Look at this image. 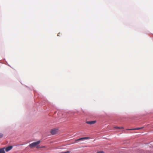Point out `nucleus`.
<instances>
[{"label": "nucleus", "mask_w": 153, "mask_h": 153, "mask_svg": "<svg viewBox=\"0 0 153 153\" xmlns=\"http://www.w3.org/2000/svg\"><path fill=\"white\" fill-rule=\"evenodd\" d=\"M40 141L39 140L36 142H33L30 144L29 146L31 148H33L38 145L40 143Z\"/></svg>", "instance_id": "1"}, {"label": "nucleus", "mask_w": 153, "mask_h": 153, "mask_svg": "<svg viewBox=\"0 0 153 153\" xmlns=\"http://www.w3.org/2000/svg\"><path fill=\"white\" fill-rule=\"evenodd\" d=\"M57 132V129L56 128L52 129L51 131V133L52 135H54L56 134Z\"/></svg>", "instance_id": "2"}, {"label": "nucleus", "mask_w": 153, "mask_h": 153, "mask_svg": "<svg viewBox=\"0 0 153 153\" xmlns=\"http://www.w3.org/2000/svg\"><path fill=\"white\" fill-rule=\"evenodd\" d=\"M96 122V121H86V123L89 124V125H92L95 124Z\"/></svg>", "instance_id": "3"}, {"label": "nucleus", "mask_w": 153, "mask_h": 153, "mask_svg": "<svg viewBox=\"0 0 153 153\" xmlns=\"http://www.w3.org/2000/svg\"><path fill=\"white\" fill-rule=\"evenodd\" d=\"M90 138L89 137H82V138H79L78 139H77V140H75V141H79V140H86V139H89Z\"/></svg>", "instance_id": "4"}, {"label": "nucleus", "mask_w": 153, "mask_h": 153, "mask_svg": "<svg viewBox=\"0 0 153 153\" xmlns=\"http://www.w3.org/2000/svg\"><path fill=\"white\" fill-rule=\"evenodd\" d=\"M12 146H10L5 148V149L6 152H8L10 150L12 149Z\"/></svg>", "instance_id": "5"}, {"label": "nucleus", "mask_w": 153, "mask_h": 153, "mask_svg": "<svg viewBox=\"0 0 153 153\" xmlns=\"http://www.w3.org/2000/svg\"><path fill=\"white\" fill-rule=\"evenodd\" d=\"M5 149L4 147L0 149V153H5Z\"/></svg>", "instance_id": "6"}, {"label": "nucleus", "mask_w": 153, "mask_h": 153, "mask_svg": "<svg viewBox=\"0 0 153 153\" xmlns=\"http://www.w3.org/2000/svg\"><path fill=\"white\" fill-rule=\"evenodd\" d=\"M143 127H140V128H132V129H128V130H139L140 129H142Z\"/></svg>", "instance_id": "7"}, {"label": "nucleus", "mask_w": 153, "mask_h": 153, "mask_svg": "<svg viewBox=\"0 0 153 153\" xmlns=\"http://www.w3.org/2000/svg\"><path fill=\"white\" fill-rule=\"evenodd\" d=\"M114 128L116 129H123L124 128L123 127H114Z\"/></svg>", "instance_id": "8"}, {"label": "nucleus", "mask_w": 153, "mask_h": 153, "mask_svg": "<svg viewBox=\"0 0 153 153\" xmlns=\"http://www.w3.org/2000/svg\"><path fill=\"white\" fill-rule=\"evenodd\" d=\"M97 153H104V152L103 151H101L97 152Z\"/></svg>", "instance_id": "9"}, {"label": "nucleus", "mask_w": 153, "mask_h": 153, "mask_svg": "<svg viewBox=\"0 0 153 153\" xmlns=\"http://www.w3.org/2000/svg\"><path fill=\"white\" fill-rule=\"evenodd\" d=\"M3 136V134L1 133H0V138H1Z\"/></svg>", "instance_id": "10"}, {"label": "nucleus", "mask_w": 153, "mask_h": 153, "mask_svg": "<svg viewBox=\"0 0 153 153\" xmlns=\"http://www.w3.org/2000/svg\"><path fill=\"white\" fill-rule=\"evenodd\" d=\"M146 153H151L149 151H147L146 152Z\"/></svg>", "instance_id": "11"}, {"label": "nucleus", "mask_w": 153, "mask_h": 153, "mask_svg": "<svg viewBox=\"0 0 153 153\" xmlns=\"http://www.w3.org/2000/svg\"><path fill=\"white\" fill-rule=\"evenodd\" d=\"M59 33L58 35L57 36H59Z\"/></svg>", "instance_id": "12"}]
</instances>
